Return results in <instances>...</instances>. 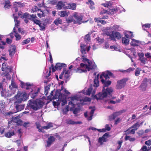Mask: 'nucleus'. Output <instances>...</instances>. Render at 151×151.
<instances>
[{
  "instance_id": "29",
  "label": "nucleus",
  "mask_w": 151,
  "mask_h": 151,
  "mask_svg": "<svg viewBox=\"0 0 151 151\" xmlns=\"http://www.w3.org/2000/svg\"><path fill=\"white\" fill-rule=\"evenodd\" d=\"M66 123L68 124H81V122H75L72 120L69 119H68L66 121Z\"/></svg>"
},
{
  "instance_id": "4",
  "label": "nucleus",
  "mask_w": 151,
  "mask_h": 151,
  "mask_svg": "<svg viewBox=\"0 0 151 151\" xmlns=\"http://www.w3.org/2000/svg\"><path fill=\"white\" fill-rule=\"evenodd\" d=\"M113 91V89L112 87L107 88L106 89L103 88L102 93H99L96 95L95 96V97L97 99H104L106 101H107L109 104H115L116 103H119L120 100L119 99L116 101L112 100L107 101L108 98H109L111 96V93Z\"/></svg>"
},
{
  "instance_id": "44",
  "label": "nucleus",
  "mask_w": 151,
  "mask_h": 151,
  "mask_svg": "<svg viewBox=\"0 0 151 151\" xmlns=\"http://www.w3.org/2000/svg\"><path fill=\"white\" fill-rule=\"evenodd\" d=\"M39 26L40 27V30H45V25L44 24H42L41 22L39 24Z\"/></svg>"
},
{
  "instance_id": "52",
  "label": "nucleus",
  "mask_w": 151,
  "mask_h": 151,
  "mask_svg": "<svg viewBox=\"0 0 151 151\" xmlns=\"http://www.w3.org/2000/svg\"><path fill=\"white\" fill-rule=\"evenodd\" d=\"M6 43L4 41H1L0 42V48L3 49L4 45H5Z\"/></svg>"
},
{
  "instance_id": "23",
  "label": "nucleus",
  "mask_w": 151,
  "mask_h": 151,
  "mask_svg": "<svg viewBox=\"0 0 151 151\" xmlns=\"http://www.w3.org/2000/svg\"><path fill=\"white\" fill-rule=\"evenodd\" d=\"M108 135V134L106 133L102 137H100L99 138L98 141L101 145H102L104 142H106V139Z\"/></svg>"
},
{
  "instance_id": "51",
  "label": "nucleus",
  "mask_w": 151,
  "mask_h": 151,
  "mask_svg": "<svg viewBox=\"0 0 151 151\" xmlns=\"http://www.w3.org/2000/svg\"><path fill=\"white\" fill-rule=\"evenodd\" d=\"M10 2L9 1H5V5L4 6V7L5 8H8L10 6Z\"/></svg>"
},
{
  "instance_id": "62",
  "label": "nucleus",
  "mask_w": 151,
  "mask_h": 151,
  "mask_svg": "<svg viewBox=\"0 0 151 151\" xmlns=\"http://www.w3.org/2000/svg\"><path fill=\"white\" fill-rule=\"evenodd\" d=\"M131 129V128H130L129 129V131L130 132V133L132 134H134L135 133V131L136 130L134 128H133V129L130 130Z\"/></svg>"
},
{
  "instance_id": "31",
  "label": "nucleus",
  "mask_w": 151,
  "mask_h": 151,
  "mask_svg": "<svg viewBox=\"0 0 151 151\" xmlns=\"http://www.w3.org/2000/svg\"><path fill=\"white\" fill-rule=\"evenodd\" d=\"M99 75H97V76L95 78L94 80V85L93 87H97L99 85V82L98 80V76Z\"/></svg>"
},
{
  "instance_id": "60",
  "label": "nucleus",
  "mask_w": 151,
  "mask_h": 151,
  "mask_svg": "<svg viewBox=\"0 0 151 151\" xmlns=\"http://www.w3.org/2000/svg\"><path fill=\"white\" fill-rule=\"evenodd\" d=\"M145 143L146 145H151V139L146 141ZM150 147H151V146Z\"/></svg>"
},
{
  "instance_id": "41",
  "label": "nucleus",
  "mask_w": 151,
  "mask_h": 151,
  "mask_svg": "<svg viewBox=\"0 0 151 151\" xmlns=\"http://www.w3.org/2000/svg\"><path fill=\"white\" fill-rule=\"evenodd\" d=\"M142 123H141V124H139L138 123H137L134 124V125H133L132 127V128H134L135 129L137 130L139 127L141 125H142Z\"/></svg>"
},
{
  "instance_id": "47",
  "label": "nucleus",
  "mask_w": 151,
  "mask_h": 151,
  "mask_svg": "<svg viewBox=\"0 0 151 151\" xmlns=\"http://www.w3.org/2000/svg\"><path fill=\"white\" fill-rule=\"evenodd\" d=\"M37 127V129H39L40 131L42 132V127L40 125V124L39 122H37L36 123Z\"/></svg>"
},
{
  "instance_id": "16",
  "label": "nucleus",
  "mask_w": 151,
  "mask_h": 151,
  "mask_svg": "<svg viewBox=\"0 0 151 151\" xmlns=\"http://www.w3.org/2000/svg\"><path fill=\"white\" fill-rule=\"evenodd\" d=\"M148 82L149 81L146 78L144 79L142 83L140 86V88H141L142 90H145L146 88Z\"/></svg>"
},
{
  "instance_id": "13",
  "label": "nucleus",
  "mask_w": 151,
  "mask_h": 151,
  "mask_svg": "<svg viewBox=\"0 0 151 151\" xmlns=\"http://www.w3.org/2000/svg\"><path fill=\"white\" fill-rule=\"evenodd\" d=\"M66 65L63 63H58L54 67H52V69L53 72H54L56 70H60L62 67H65Z\"/></svg>"
},
{
  "instance_id": "25",
  "label": "nucleus",
  "mask_w": 151,
  "mask_h": 151,
  "mask_svg": "<svg viewBox=\"0 0 151 151\" xmlns=\"http://www.w3.org/2000/svg\"><path fill=\"white\" fill-rule=\"evenodd\" d=\"M68 13L67 11H61L59 12V15L61 17H64L65 16H67L68 15Z\"/></svg>"
},
{
  "instance_id": "33",
  "label": "nucleus",
  "mask_w": 151,
  "mask_h": 151,
  "mask_svg": "<svg viewBox=\"0 0 151 151\" xmlns=\"http://www.w3.org/2000/svg\"><path fill=\"white\" fill-rule=\"evenodd\" d=\"M14 135V133L13 131H10L6 133L5 134V136L7 137L10 138Z\"/></svg>"
},
{
  "instance_id": "18",
  "label": "nucleus",
  "mask_w": 151,
  "mask_h": 151,
  "mask_svg": "<svg viewBox=\"0 0 151 151\" xmlns=\"http://www.w3.org/2000/svg\"><path fill=\"white\" fill-rule=\"evenodd\" d=\"M55 138L53 136H50L48 138L47 141L46 147H49L53 142L55 141Z\"/></svg>"
},
{
  "instance_id": "49",
  "label": "nucleus",
  "mask_w": 151,
  "mask_h": 151,
  "mask_svg": "<svg viewBox=\"0 0 151 151\" xmlns=\"http://www.w3.org/2000/svg\"><path fill=\"white\" fill-rule=\"evenodd\" d=\"M90 35L89 34L86 35L84 37V40L86 42L90 40Z\"/></svg>"
},
{
  "instance_id": "21",
  "label": "nucleus",
  "mask_w": 151,
  "mask_h": 151,
  "mask_svg": "<svg viewBox=\"0 0 151 151\" xmlns=\"http://www.w3.org/2000/svg\"><path fill=\"white\" fill-rule=\"evenodd\" d=\"M141 44V42L138 40H137L134 39H131V41L130 42V44L132 46H137Z\"/></svg>"
},
{
  "instance_id": "5",
  "label": "nucleus",
  "mask_w": 151,
  "mask_h": 151,
  "mask_svg": "<svg viewBox=\"0 0 151 151\" xmlns=\"http://www.w3.org/2000/svg\"><path fill=\"white\" fill-rule=\"evenodd\" d=\"M83 16L80 13L75 12L72 16H70L66 20L68 23H71L73 22L75 24H80L82 23H84L87 22V21L84 22L83 20Z\"/></svg>"
},
{
  "instance_id": "24",
  "label": "nucleus",
  "mask_w": 151,
  "mask_h": 151,
  "mask_svg": "<svg viewBox=\"0 0 151 151\" xmlns=\"http://www.w3.org/2000/svg\"><path fill=\"white\" fill-rule=\"evenodd\" d=\"M12 121L18 124L21 125L22 124V122L20 119L19 117L18 116L16 117H12Z\"/></svg>"
},
{
  "instance_id": "15",
  "label": "nucleus",
  "mask_w": 151,
  "mask_h": 151,
  "mask_svg": "<svg viewBox=\"0 0 151 151\" xmlns=\"http://www.w3.org/2000/svg\"><path fill=\"white\" fill-rule=\"evenodd\" d=\"M125 112V110H121L119 112H115L109 116V119L111 120H113L117 116L121 115L122 113Z\"/></svg>"
},
{
  "instance_id": "6",
  "label": "nucleus",
  "mask_w": 151,
  "mask_h": 151,
  "mask_svg": "<svg viewBox=\"0 0 151 151\" xmlns=\"http://www.w3.org/2000/svg\"><path fill=\"white\" fill-rule=\"evenodd\" d=\"M45 98L37 99L36 101L31 100L29 101L28 106L35 110L41 108L44 104Z\"/></svg>"
},
{
  "instance_id": "54",
  "label": "nucleus",
  "mask_w": 151,
  "mask_h": 151,
  "mask_svg": "<svg viewBox=\"0 0 151 151\" xmlns=\"http://www.w3.org/2000/svg\"><path fill=\"white\" fill-rule=\"evenodd\" d=\"M89 109H91V111L90 113V115H91L93 116V114L94 113V111L95 110L94 108V107L92 108L91 107H89Z\"/></svg>"
},
{
  "instance_id": "10",
  "label": "nucleus",
  "mask_w": 151,
  "mask_h": 151,
  "mask_svg": "<svg viewBox=\"0 0 151 151\" xmlns=\"http://www.w3.org/2000/svg\"><path fill=\"white\" fill-rule=\"evenodd\" d=\"M13 16L14 17V20L15 23V27L14 28L13 31L15 32L14 35L16 37V40H18L21 39V36L18 33L15 32L16 28L19 25V21L17 20L18 17L16 16V14H13Z\"/></svg>"
},
{
  "instance_id": "3",
  "label": "nucleus",
  "mask_w": 151,
  "mask_h": 151,
  "mask_svg": "<svg viewBox=\"0 0 151 151\" xmlns=\"http://www.w3.org/2000/svg\"><path fill=\"white\" fill-rule=\"evenodd\" d=\"M54 93L55 94L53 97V99H58V100L57 101L53 102V104L55 108H58L59 106H63L67 104L66 96L67 95L70 94V93L66 89L62 87L60 90H57L55 91H52L50 93L51 95L52 96Z\"/></svg>"
},
{
  "instance_id": "26",
  "label": "nucleus",
  "mask_w": 151,
  "mask_h": 151,
  "mask_svg": "<svg viewBox=\"0 0 151 151\" xmlns=\"http://www.w3.org/2000/svg\"><path fill=\"white\" fill-rule=\"evenodd\" d=\"M30 84L29 83H25L23 82H21V87L22 88H26L27 89H28L29 88L28 87L30 86Z\"/></svg>"
},
{
  "instance_id": "35",
  "label": "nucleus",
  "mask_w": 151,
  "mask_h": 151,
  "mask_svg": "<svg viewBox=\"0 0 151 151\" xmlns=\"http://www.w3.org/2000/svg\"><path fill=\"white\" fill-rule=\"evenodd\" d=\"M119 26L117 25H114L113 26L109 28V30L111 32H113L114 31L117 30L119 29Z\"/></svg>"
},
{
  "instance_id": "55",
  "label": "nucleus",
  "mask_w": 151,
  "mask_h": 151,
  "mask_svg": "<svg viewBox=\"0 0 151 151\" xmlns=\"http://www.w3.org/2000/svg\"><path fill=\"white\" fill-rule=\"evenodd\" d=\"M57 1L56 0H52V1H48L49 4L54 5H55L57 2Z\"/></svg>"
},
{
  "instance_id": "12",
  "label": "nucleus",
  "mask_w": 151,
  "mask_h": 151,
  "mask_svg": "<svg viewBox=\"0 0 151 151\" xmlns=\"http://www.w3.org/2000/svg\"><path fill=\"white\" fill-rule=\"evenodd\" d=\"M127 80L126 79L118 81L117 82L116 88L117 89H121L123 88L126 85Z\"/></svg>"
},
{
  "instance_id": "27",
  "label": "nucleus",
  "mask_w": 151,
  "mask_h": 151,
  "mask_svg": "<svg viewBox=\"0 0 151 151\" xmlns=\"http://www.w3.org/2000/svg\"><path fill=\"white\" fill-rule=\"evenodd\" d=\"M124 35L125 37L128 38H132L134 37L132 32L129 31H126Z\"/></svg>"
},
{
  "instance_id": "53",
  "label": "nucleus",
  "mask_w": 151,
  "mask_h": 151,
  "mask_svg": "<svg viewBox=\"0 0 151 151\" xmlns=\"http://www.w3.org/2000/svg\"><path fill=\"white\" fill-rule=\"evenodd\" d=\"M33 22L35 24H37L38 25H39V24H40L41 23V22L40 20H37L36 19H34L33 20Z\"/></svg>"
},
{
  "instance_id": "61",
  "label": "nucleus",
  "mask_w": 151,
  "mask_h": 151,
  "mask_svg": "<svg viewBox=\"0 0 151 151\" xmlns=\"http://www.w3.org/2000/svg\"><path fill=\"white\" fill-rule=\"evenodd\" d=\"M37 92H35L34 93L33 92L31 95V97L32 99H34L35 97L36 96L37 94Z\"/></svg>"
},
{
  "instance_id": "42",
  "label": "nucleus",
  "mask_w": 151,
  "mask_h": 151,
  "mask_svg": "<svg viewBox=\"0 0 151 151\" xmlns=\"http://www.w3.org/2000/svg\"><path fill=\"white\" fill-rule=\"evenodd\" d=\"M2 71H4L7 70H8L9 71V68H8V66H6V65L4 63H3L2 64Z\"/></svg>"
},
{
  "instance_id": "43",
  "label": "nucleus",
  "mask_w": 151,
  "mask_h": 151,
  "mask_svg": "<svg viewBox=\"0 0 151 151\" xmlns=\"http://www.w3.org/2000/svg\"><path fill=\"white\" fill-rule=\"evenodd\" d=\"M40 10V13H38L37 14V15L38 17L40 18L44 17L45 16V14L44 12L41 11V10Z\"/></svg>"
},
{
  "instance_id": "17",
  "label": "nucleus",
  "mask_w": 151,
  "mask_h": 151,
  "mask_svg": "<svg viewBox=\"0 0 151 151\" xmlns=\"http://www.w3.org/2000/svg\"><path fill=\"white\" fill-rule=\"evenodd\" d=\"M76 5L74 3H70L67 4L66 6H64V9L75 10L76 9Z\"/></svg>"
},
{
  "instance_id": "1",
  "label": "nucleus",
  "mask_w": 151,
  "mask_h": 151,
  "mask_svg": "<svg viewBox=\"0 0 151 151\" xmlns=\"http://www.w3.org/2000/svg\"><path fill=\"white\" fill-rule=\"evenodd\" d=\"M81 51L82 54L81 55L82 61L85 63H82L80 64V66L77 69L74 70V72L81 73L85 72L87 71H89L93 69L96 68V66L93 61H91L85 57L84 54L86 52L88 51L91 48L90 46H86V45L81 44Z\"/></svg>"
},
{
  "instance_id": "20",
  "label": "nucleus",
  "mask_w": 151,
  "mask_h": 151,
  "mask_svg": "<svg viewBox=\"0 0 151 151\" xmlns=\"http://www.w3.org/2000/svg\"><path fill=\"white\" fill-rule=\"evenodd\" d=\"M23 4L21 2H15L14 4V8L13 9V11H14L15 12L18 11V7L23 6Z\"/></svg>"
},
{
  "instance_id": "40",
  "label": "nucleus",
  "mask_w": 151,
  "mask_h": 151,
  "mask_svg": "<svg viewBox=\"0 0 151 151\" xmlns=\"http://www.w3.org/2000/svg\"><path fill=\"white\" fill-rule=\"evenodd\" d=\"M53 125L52 123H50L47 126L42 127V130L44 129H48L50 127H53Z\"/></svg>"
},
{
  "instance_id": "7",
  "label": "nucleus",
  "mask_w": 151,
  "mask_h": 151,
  "mask_svg": "<svg viewBox=\"0 0 151 151\" xmlns=\"http://www.w3.org/2000/svg\"><path fill=\"white\" fill-rule=\"evenodd\" d=\"M112 73L109 71L104 72L101 74L100 78L101 79V82L103 84V88L111 84V81L107 79L109 78V76H112Z\"/></svg>"
},
{
  "instance_id": "64",
  "label": "nucleus",
  "mask_w": 151,
  "mask_h": 151,
  "mask_svg": "<svg viewBox=\"0 0 151 151\" xmlns=\"http://www.w3.org/2000/svg\"><path fill=\"white\" fill-rule=\"evenodd\" d=\"M144 131L143 130H141L139 131L137 133V134L139 135L140 136L142 135L144 133Z\"/></svg>"
},
{
  "instance_id": "45",
  "label": "nucleus",
  "mask_w": 151,
  "mask_h": 151,
  "mask_svg": "<svg viewBox=\"0 0 151 151\" xmlns=\"http://www.w3.org/2000/svg\"><path fill=\"white\" fill-rule=\"evenodd\" d=\"M2 76L5 77L7 80H10L11 78V76L9 74V73L5 74V73L2 74Z\"/></svg>"
},
{
  "instance_id": "32",
  "label": "nucleus",
  "mask_w": 151,
  "mask_h": 151,
  "mask_svg": "<svg viewBox=\"0 0 151 151\" xmlns=\"http://www.w3.org/2000/svg\"><path fill=\"white\" fill-rule=\"evenodd\" d=\"M86 4L89 5V6L91 9H94V3L91 0H89L88 1L86 2Z\"/></svg>"
},
{
  "instance_id": "19",
  "label": "nucleus",
  "mask_w": 151,
  "mask_h": 151,
  "mask_svg": "<svg viewBox=\"0 0 151 151\" xmlns=\"http://www.w3.org/2000/svg\"><path fill=\"white\" fill-rule=\"evenodd\" d=\"M64 6H66L65 2H63L61 1H59L56 4V7L58 10L61 9L63 7L64 8Z\"/></svg>"
},
{
  "instance_id": "28",
  "label": "nucleus",
  "mask_w": 151,
  "mask_h": 151,
  "mask_svg": "<svg viewBox=\"0 0 151 151\" xmlns=\"http://www.w3.org/2000/svg\"><path fill=\"white\" fill-rule=\"evenodd\" d=\"M129 40L128 38L127 37H123L122 38V42L125 45H128L129 42Z\"/></svg>"
},
{
  "instance_id": "37",
  "label": "nucleus",
  "mask_w": 151,
  "mask_h": 151,
  "mask_svg": "<svg viewBox=\"0 0 151 151\" xmlns=\"http://www.w3.org/2000/svg\"><path fill=\"white\" fill-rule=\"evenodd\" d=\"M62 22V20L59 18L55 19L54 22V23L57 25H58L59 24H61Z\"/></svg>"
},
{
  "instance_id": "50",
  "label": "nucleus",
  "mask_w": 151,
  "mask_h": 151,
  "mask_svg": "<svg viewBox=\"0 0 151 151\" xmlns=\"http://www.w3.org/2000/svg\"><path fill=\"white\" fill-rule=\"evenodd\" d=\"M30 38H27V39L24 40L22 42V44L23 45H25L27 44L30 41Z\"/></svg>"
},
{
  "instance_id": "34",
  "label": "nucleus",
  "mask_w": 151,
  "mask_h": 151,
  "mask_svg": "<svg viewBox=\"0 0 151 151\" xmlns=\"http://www.w3.org/2000/svg\"><path fill=\"white\" fill-rule=\"evenodd\" d=\"M15 48L13 46L10 47V49L9 50V55L11 56H12L14 54L15 52Z\"/></svg>"
},
{
  "instance_id": "22",
  "label": "nucleus",
  "mask_w": 151,
  "mask_h": 151,
  "mask_svg": "<svg viewBox=\"0 0 151 151\" xmlns=\"http://www.w3.org/2000/svg\"><path fill=\"white\" fill-rule=\"evenodd\" d=\"M23 17V18H27L28 19H30L31 18L34 19H35L37 17L35 15L32 14L31 15L27 13H25L24 14Z\"/></svg>"
},
{
  "instance_id": "59",
  "label": "nucleus",
  "mask_w": 151,
  "mask_h": 151,
  "mask_svg": "<svg viewBox=\"0 0 151 151\" xmlns=\"http://www.w3.org/2000/svg\"><path fill=\"white\" fill-rule=\"evenodd\" d=\"M138 55L139 57V60L144 57V55L143 53H139Z\"/></svg>"
},
{
  "instance_id": "63",
  "label": "nucleus",
  "mask_w": 151,
  "mask_h": 151,
  "mask_svg": "<svg viewBox=\"0 0 151 151\" xmlns=\"http://www.w3.org/2000/svg\"><path fill=\"white\" fill-rule=\"evenodd\" d=\"M145 55L147 58H151V55L149 52L146 53Z\"/></svg>"
},
{
  "instance_id": "56",
  "label": "nucleus",
  "mask_w": 151,
  "mask_h": 151,
  "mask_svg": "<svg viewBox=\"0 0 151 151\" xmlns=\"http://www.w3.org/2000/svg\"><path fill=\"white\" fill-rule=\"evenodd\" d=\"M140 70L139 68L136 69L135 73V76H138L140 74Z\"/></svg>"
},
{
  "instance_id": "11",
  "label": "nucleus",
  "mask_w": 151,
  "mask_h": 151,
  "mask_svg": "<svg viewBox=\"0 0 151 151\" xmlns=\"http://www.w3.org/2000/svg\"><path fill=\"white\" fill-rule=\"evenodd\" d=\"M106 34L109 36L111 39L112 40H115V38L117 39H120L121 38V35L120 33L117 32H107Z\"/></svg>"
},
{
  "instance_id": "38",
  "label": "nucleus",
  "mask_w": 151,
  "mask_h": 151,
  "mask_svg": "<svg viewBox=\"0 0 151 151\" xmlns=\"http://www.w3.org/2000/svg\"><path fill=\"white\" fill-rule=\"evenodd\" d=\"M140 151H151V147L148 149L146 146H143L142 147Z\"/></svg>"
},
{
  "instance_id": "9",
  "label": "nucleus",
  "mask_w": 151,
  "mask_h": 151,
  "mask_svg": "<svg viewBox=\"0 0 151 151\" xmlns=\"http://www.w3.org/2000/svg\"><path fill=\"white\" fill-rule=\"evenodd\" d=\"M28 96L25 92H19L15 96L16 103H20L22 101H26L28 99Z\"/></svg>"
},
{
  "instance_id": "14",
  "label": "nucleus",
  "mask_w": 151,
  "mask_h": 151,
  "mask_svg": "<svg viewBox=\"0 0 151 151\" xmlns=\"http://www.w3.org/2000/svg\"><path fill=\"white\" fill-rule=\"evenodd\" d=\"M1 94L2 96L6 97L10 96L12 94V93L9 91H6L5 89L2 88V91H1Z\"/></svg>"
},
{
  "instance_id": "58",
  "label": "nucleus",
  "mask_w": 151,
  "mask_h": 151,
  "mask_svg": "<svg viewBox=\"0 0 151 151\" xmlns=\"http://www.w3.org/2000/svg\"><path fill=\"white\" fill-rule=\"evenodd\" d=\"M50 89V87L49 86H46L45 88V95H46L48 93V91Z\"/></svg>"
},
{
  "instance_id": "36",
  "label": "nucleus",
  "mask_w": 151,
  "mask_h": 151,
  "mask_svg": "<svg viewBox=\"0 0 151 151\" xmlns=\"http://www.w3.org/2000/svg\"><path fill=\"white\" fill-rule=\"evenodd\" d=\"M24 107V106L23 105H16V108L17 111H20L23 110Z\"/></svg>"
},
{
  "instance_id": "57",
  "label": "nucleus",
  "mask_w": 151,
  "mask_h": 151,
  "mask_svg": "<svg viewBox=\"0 0 151 151\" xmlns=\"http://www.w3.org/2000/svg\"><path fill=\"white\" fill-rule=\"evenodd\" d=\"M39 10V9L37 6H34L32 9V11L33 12H35Z\"/></svg>"
},
{
  "instance_id": "46",
  "label": "nucleus",
  "mask_w": 151,
  "mask_h": 151,
  "mask_svg": "<svg viewBox=\"0 0 151 151\" xmlns=\"http://www.w3.org/2000/svg\"><path fill=\"white\" fill-rule=\"evenodd\" d=\"M101 5L104 6L105 7H108L111 5V4L110 2H107L105 3L102 4Z\"/></svg>"
},
{
  "instance_id": "8",
  "label": "nucleus",
  "mask_w": 151,
  "mask_h": 151,
  "mask_svg": "<svg viewBox=\"0 0 151 151\" xmlns=\"http://www.w3.org/2000/svg\"><path fill=\"white\" fill-rule=\"evenodd\" d=\"M78 99L76 96H71L70 98V101L69 102V104L65 108L63 109V112L65 114L69 110L70 111H72L73 110L74 108L75 107L77 104Z\"/></svg>"
},
{
  "instance_id": "2",
  "label": "nucleus",
  "mask_w": 151,
  "mask_h": 151,
  "mask_svg": "<svg viewBox=\"0 0 151 151\" xmlns=\"http://www.w3.org/2000/svg\"><path fill=\"white\" fill-rule=\"evenodd\" d=\"M95 92L96 89L95 88H94L92 86L88 89L85 88L81 91L77 93L76 95L74 96H76V98L80 99H78L77 103L74 108L73 110H72L73 114L76 116H77L80 114L79 112L80 110L78 108L76 107L77 105L78 106H79L78 104L80 103L82 104H86V102H90L91 100V99L88 97L82 98V96L83 95H90L91 94L92 96H93L95 94Z\"/></svg>"
},
{
  "instance_id": "30",
  "label": "nucleus",
  "mask_w": 151,
  "mask_h": 151,
  "mask_svg": "<svg viewBox=\"0 0 151 151\" xmlns=\"http://www.w3.org/2000/svg\"><path fill=\"white\" fill-rule=\"evenodd\" d=\"M9 87L11 90L15 91L17 88V86L13 81H12L11 85L9 86Z\"/></svg>"
},
{
  "instance_id": "48",
  "label": "nucleus",
  "mask_w": 151,
  "mask_h": 151,
  "mask_svg": "<svg viewBox=\"0 0 151 151\" xmlns=\"http://www.w3.org/2000/svg\"><path fill=\"white\" fill-rule=\"evenodd\" d=\"M139 60L141 62V63H147V58L144 57L139 59Z\"/></svg>"
},
{
  "instance_id": "39",
  "label": "nucleus",
  "mask_w": 151,
  "mask_h": 151,
  "mask_svg": "<svg viewBox=\"0 0 151 151\" xmlns=\"http://www.w3.org/2000/svg\"><path fill=\"white\" fill-rule=\"evenodd\" d=\"M125 140H129L130 141H134L135 140V139L134 137H131L129 136H126L125 137Z\"/></svg>"
}]
</instances>
